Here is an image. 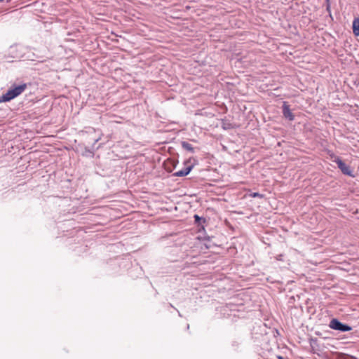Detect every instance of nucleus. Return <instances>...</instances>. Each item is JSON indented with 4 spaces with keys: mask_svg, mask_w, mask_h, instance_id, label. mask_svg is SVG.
Returning <instances> with one entry per match:
<instances>
[{
    "mask_svg": "<svg viewBox=\"0 0 359 359\" xmlns=\"http://www.w3.org/2000/svg\"><path fill=\"white\" fill-rule=\"evenodd\" d=\"M251 196L252 197H259V198H262V195L259 194V193H257V192H255L253 194H251Z\"/></svg>",
    "mask_w": 359,
    "mask_h": 359,
    "instance_id": "8",
    "label": "nucleus"
},
{
    "mask_svg": "<svg viewBox=\"0 0 359 359\" xmlns=\"http://www.w3.org/2000/svg\"><path fill=\"white\" fill-rule=\"evenodd\" d=\"M182 147L187 150V151H189L191 152H194V147H192V145L187 142H182Z\"/></svg>",
    "mask_w": 359,
    "mask_h": 359,
    "instance_id": "7",
    "label": "nucleus"
},
{
    "mask_svg": "<svg viewBox=\"0 0 359 359\" xmlns=\"http://www.w3.org/2000/svg\"><path fill=\"white\" fill-rule=\"evenodd\" d=\"M283 113L284 116L285 118H287L290 121H292L294 118V116L292 113L288 105L284 104Z\"/></svg>",
    "mask_w": 359,
    "mask_h": 359,
    "instance_id": "5",
    "label": "nucleus"
},
{
    "mask_svg": "<svg viewBox=\"0 0 359 359\" xmlns=\"http://www.w3.org/2000/svg\"><path fill=\"white\" fill-rule=\"evenodd\" d=\"M27 88V84L23 83L13 88L9 89L6 93L4 94L1 97V100L4 102H8L15 97L20 95Z\"/></svg>",
    "mask_w": 359,
    "mask_h": 359,
    "instance_id": "1",
    "label": "nucleus"
},
{
    "mask_svg": "<svg viewBox=\"0 0 359 359\" xmlns=\"http://www.w3.org/2000/svg\"><path fill=\"white\" fill-rule=\"evenodd\" d=\"M353 32L355 36H359V17L355 18L353 21Z\"/></svg>",
    "mask_w": 359,
    "mask_h": 359,
    "instance_id": "6",
    "label": "nucleus"
},
{
    "mask_svg": "<svg viewBox=\"0 0 359 359\" xmlns=\"http://www.w3.org/2000/svg\"><path fill=\"white\" fill-rule=\"evenodd\" d=\"M278 359H284V358L283 356H280V355H278L277 356Z\"/></svg>",
    "mask_w": 359,
    "mask_h": 359,
    "instance_id": "9",
    "label": "nucleus"
},
{
    "mask_svg": "<svg viewBox=\"0 0 359 359\" xmlns=\"http://www.w3.org/2000/svg\"><path fill=\"white\" fill-rule=\"evenodd\" d=\"M330 327L334 330L340 331H349L351 330L350 327H348L346 325L342 324L337 319H332L330 321Z\"/></svg>",
    "mask_w": 359,
    "mask_h": 359,
    "instance_id": "2",
    "label": "nucleus"
},
{
    "mask_svg": "<svg viewBox=\"0 0 359 359\" xmlns=\"http://www.w3.org/2000/svg\"><path fill=\"white\" fill-rule=\"evenodd\" d=\"M193 166H194L193 165H188L185 168L176 172L174 174V175L177 176V177L186 176V175H187L190 172V171L193 168Z\"/></svg>",
    "mask_w": 359,
    "mask_h": 359,
    "instance_id": "4",
    "label": "nucleus"
},
{
    "mask_svg": "<svg viewBox=\"0 0 359 359\" xmlns=\"http://www.w3.org/2000/svg\"><path fill=\"white\" fill-rule=\"evenodd\" d=\"M195 218H196V219H198L199 217L198 215H195Z\"/></svg>",
    "mask_w": 359,
    "mask_h": 359,
    "instance_id": "10",
    "label": "nucleus"
},
{
    "mask_svg": "<svg viewBox=\"0 0 359 359\" xmlns=\"http://www.w3.org/2000/svg\"><path fill=\"white\" fill-rule=\"evenodd\" d=\"M334 162L337 164L338 168L344 174L352 176V172L350 167L344 163L339 158H337Z\"/></svg>",
    "mask_w": 359,
    "mask_h": 359,
    "instance_id": "3",
    "label": "nucleus"
}]
</instances>
